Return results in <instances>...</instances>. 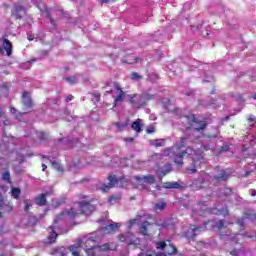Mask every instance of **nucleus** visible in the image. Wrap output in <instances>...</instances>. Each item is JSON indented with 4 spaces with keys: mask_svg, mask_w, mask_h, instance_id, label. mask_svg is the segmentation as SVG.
I'll return each instance as SVG.
<instances>
[{
    "mask_svg": "<svg viewBox=\"0 0 256 256\" xmlns=\"http://www.w3.org/2000/svg\"><path fill=\"white\" fill-rule=\"evenodd\" d=\"M204 225H210L211 229L213 231H223V229H226L228 225H232L230 222H225L224 219L222 220H208L204 222Z\"/></svg>",
    "mask_w": 256,
    "mask_h": 256,
    "instance_id": "6",
    "label": "nucleus"
},
{
    "mask_svg": "<svg viewBox=\"0 0 256 256\" xmlns=\"http://www.w3.org/2000/svg\"><path fill=\"white\" fill-rule=\"evenodd\" d=\"M42 171H47V165L46 164H42Z\"/></svg>",
    "mask_w": 256,
    "mask_h": 256,
    "instance_id": "64",
    "label": "nucleus"
},
{
    "mask_svg": "<svg viewBox=\"0 0 256 256\" xmlns=\"http://www.w3.org/2000/svg\"><path fill=\"white\" fill-rule=\"evenodd\" d=\"M113 186H110V184H103L101 187V191H103V193H107V191H109V189H111Z\"/></svg>",
    "mask_w": 256,
    "mask_h": 256,
    "instance_id": "44",
    "label": "nucleus"
},
{
    "mask_svg": "<svg viewBox=\"0 0 256 256\" xmlns=\"http://www.w3.org/2000/svg\"><path fill=\"white\" fill-rule=\"evenodd\" d=\"M34 202L38 205V207H45L47 205V194L42 193L34 198Z\"/></svg>",
    "mask_w": 256,
    "mask_h": 256,
    "instance_id": "16",
    "label": "nucleus"
},
{
    "mask_svg": "<svg viewBox=\"0 0 256 256\" xmlns=\"http://www.w3.org/2000/svg\"><path fill=\"white\" fill-rule=\"evenodd\" d=\"M75 205H78V207L73 206L67 211L69 219H76L79 215H91L97 210V207L91 201H77Z\"/></svg>",
    "mask_w": 256,
    "mask_h": 256,
    "instance_id": "2",
    "label": "nucleus"
},
{
    "mask_svg": "<svg viewBox=\"0 0 256 256\" xmlns=\"http://www.w3.org/2000/svg\"><path fill=\"white\" fill-rule=\"evenodd\" d=\"M92 97H94V99H96V101H101V94L99 92L93 93Z\"/></svg>",
    "mask_w": 256,
    "mask_h": 256,
    "instance_id": "47",
    "label": "nucleus"
},
{
    "mask_svg": "<svg viewBox=\"0 0 256 256\" xmlns=\"http://www.w3.org/2000/svg\"><path fill=\"white\" fill-rule=\"evenodd\" d=\"M64 79H65V81L70 83V85H75L77 83V78H75V76L66 77Z\"/></svg>",
    "mask_w": 256,
    "mask_h": 256,
    "instance_id": "39",
    "label": "nucleus"
},
{
    "mask_svg": "<svg viewBox=\"0 0 256 256\" xmlns=\"http://www.w3.org/2000/svg\"><path fill=\"white\" fill-rule=\"evenodd\" d=\"M250 195H251V197H256V190L255 189H251L250 190Z\"/></svg>",
    "mask_w": 256,
    "mask_h": 256,
    "instance_id": "55",
    "label": "nucleus"
},
{
    "mask_svg": "<svg viewBox=\"0 0 256 256\" xmlns=\"http://www.w3.org/2000/svg\"><path fill=\"white\" fill-rule=\"evenodd\" d=\"M116 127H118L119 129H121V127H127V123L121 125V123L116 122Z\"/></svg>",
    "mask_w": 256,
    "mask_h": 256,
    "instance_id": "54",
    "label": "nucleus"
},
{
    "mask_svg": "<svg viewBox=\"0 0 256 256\" xmlns=\"http://www.w3.org/2000/svg\"><path fill=\"white\" fill-rule=\"evenodd\" d=\"M156 249H162L164 256H171L176 255L177 253V247L169 244L167 245V242L165 241H159L156 243Z\"/></svg>",
    "mask_w": 256,
    "mask_h": 256,
    "instance_id": "5",
    "label": "nucleus"
},
{
    "mask_svg": "<svg viewBox=\"0 0 256 256\" xmlns=\"http://www.w3.org/2000/svg\"><path fill=\"white\" fill-rule=\"evenodd\" d=\"M138 256H153V254H147V253L141 252L138 254Z\"/></svg>",
    "mask_w": 256,
    "mask_h": 256,
    "instance_id": "58",
    "label": "nucleus"
},
{
    "mask_svg": "<svg viewBox=\"0 0 256 256\" xmlns=\"http://www.w3.org/2000/svg\"><path fill=\"white\" fill-rule=\"evenodd\" d=\"M3 181H8V183L11 181V173L9 171H6L2 174Z\"/></svg>",
    "mask_w": 256,
    "mask_h": 256,
    "instance_id": "38",
    "label": "nucleus"
},
{
    "mask_svg": "<svg viewBox=\"0 0 256 256\" xmlns=\"http://www.w3.org/2000/svg\"><path fill=\"white\" fill-rule=\"evenodd\" d=\"M132 79H142V76L137 72H133L131 75Z\"/></svg>",
    "mask_w": 256,
    "mask_h": 256,
    "instance_id": "48",
    "label": "nucleus"
},
{
    "mask_svg": "<svg viewBox=\"0 0 256 256\" xmlns=\"http://www.w3.org/2000/svg\"><path fill=\"white\" fill-rule=\"evenodd\" d=\"M230 254H232L233 256H237L239 255V252H237V250H233L230 252Z\"/></svg>",
    "mask_w": 256,
    "mask_h": 256,
    "instance_id": "60",
    "label": "nucleus"
},
{
    "mask_svg": "<svg viewBox=\"0 0 256 256\" xmlns=\"http://www.w3.org/2000/svg\"><path fill=\"white\" fill-rule=\"evenodd\" d=\"M201 231H203V227L191 225L190 229L184 233V236L186 239H192V241H195L197 235L201 234Z\"/></svg>",
    "mask_w": 256,
    "mask_h": 256,
    "instance_id": "7",
    "label": "nucleus"
},
{
    "mask_svg": "<svg viewBox=\"0 0 256 256\" xmlns=\"http://www.w3.org/2000/svg\"><path fill=\"white\" fill-rule=\"evenodd\" d=\"M146 133H147L148 135H151V133H155V127H150V128H148V129L146 130Z\"/></svg>",
    "mask_w": 256,
    "mask_h": 256,
    "instance_id": "51",
    "label": "nucleus"
},
{
    "mask_svg": "<svg viewBox=\"0 0 256 256\" xmlns=\"http://www.w3.org/2000/svg\"><path fill=\"white\" fill-rule=\"evenodd\" d=\"M141 121V118H138L131 124V128L133 129V131H136V133H141V131H143Z\"/></svg>",
    "mask_w": 256,
    "mask_h": 256,
    "instance_id": "20",
    "label": "nucleus"
},
{
    "mask_svg": "<svg viewBox=\"0 0 256 256\" xmlns=\"http://www.w3.org/2000/svg\"><path fill=\"white\" fill-rule=\"evenodd\" d=\"M157 227H159L160 229H168L169 221L168 220L159 221V222H157Z\"/></svg>",
    "mask_w": 256,
    "mask_h": 256,
    "instance_id": "35",
    "label": "nucleus"
},
{
    "mask_svg": "<svg viewBox=\"0 0 256 256\" xmlns=\"http://www.w3.org/2000/svg\"><path fill=\"white\" fill-rule=\"evenodd\" d=\"M134 181H136L138 185H143V183L153 185L155 184L156 178L155 175L148 174L146 176H134Z\"/></svg>",
    "mask_w": 256,
    "mask_h": 256,
    "instance_id": "8",
    "label": "nucleus"
},
{
    "mask_svg": "<svg viewBox=\"0 0 256 256\" xmlns=\"http://www.w3.org/2000/svg\"><path fill=\"white\" fill-rule=\"evenodd\" d=\"M47 19H49L52 27H57V23L55 22V19L51 17V12L49 10L45 11Z\"/></svg>",
    "mask_w": 256,
    "mask_h": 256,
    "instance_id": "36",
    "label": "nucleus"
},
{
    "mask_svg": "<svg viewBox=\"0 0 256 256\" xmlns=\"http://www.w3.org/2000/svg\"><path fill=\"white\" fill-rule=\"evenodd\" d=\"M149 226H151V222L149 221H144L140 226V234L144 237H147L148 235Z\"/></svg>",
    "mask_w": 256,
    "mask_h": 256,
    "instance_id": "22",
    "label": "nucleus"
},
{
    "mask_svg": "<svg viewBox=\"0 0 256 256\" xmlns=\"http://www.w3.org/2000/svg\"><path fill=\"white\" fill-rule=\"evenodd\" d=\"M73 95H71V94H69L67 97H66V99H65V102L66 103H69V101H73Z\"/></svg>",
    "mask_w": 256,
    "mask_h": 256,
    "instance_id": "52",
    "label": "nucleus"
},
{
    "mask_svg": "<svg viewBox=\"0 0 256 256\" xmlns=\"http://www.w3.org/2000/svg\"><path fill=\"white\" fill-rule=\"evenodd\" d=\"M68 211L69 210L62 211L61 213L57 214L53 220L54 225H57V223H59L61 220H63V217H65V215H67Z\"/></svg>",
    "mask_w": 256,
    "mask_h": 256,
    "instance_id": "29",
    "label": "nucleus"
},
{
    "mask_svg": "<svg viewBox=\"0 0 256 256\" xmlns=\"http://www.w3.org/2000/svg\"><path fill=\"white\" fill-rule=\"evenodd\" d=\"M25 15H27V9H25L21 4H14L12 17L20 20L25 17Z\"/></svg>",
    "mask_w": 256,
    "mask_h": 256,
    "instance_id": "10",
    "label": "nucleus"
},
{
    "mask_svg": "<svg viewBox=\"0 0 256 256\" xmlns=\"http://www.w3.org/2000/svg\"><path fill=\"white\" fill-rule=\"evenodd\" d=\"M184 119L188 125L186 127L187 131H191V129H193L198 133H203V131L207 129V121L205 120L200 121L195 114L186 115L184 116Z\"/></svg>",
    "mask_w": 256,
    "mask_h": 256,
    "instance_id": "4",
    "label": "nucleus"
},
{
    "mask_svg": "<svg viewBox=\"0 0 256 256\" xmlns=\"http://www.w3.org/2000/svg\"><path fill=\"white\" fill-rule=\"evenodd\" d=\"M212 213H215L216 215H221V210H218L217 208H215Z\"/></svg>",
    "mask_w": 256,
    "mask_h": 256,
    "instance_id": "57",
    "label": "nucleus"
},
{
    "mask_svg": "<svg viewBox=\"0 0 256 256\" xmlns=\"http://www.w3.org/2000/svg\"><path fill=\"white\" fill-rule=\"evenodd\" d=\"M109 250V243H105L103 246H93L87 250L88 256L101 255V251Z\"/></svg>",
    "mask_w": 256,
    "mask_h": 256,
    "instance_id": "11",
    "label": "nucleus"
},
{
    "mask_svg": "<svg viewBox=\"0 0 256 256\" xmlns=\"http://www.w3.org/2000/svg\"><path fill=\"white\" fill-rule=\"evenodd\" d=\"M5 116V111H3V109H0V117H4Z\"/></svg>",
    "mask_w": 256,
    "mask_h": 256,
    "instance_id": "63",
    "label": "nucleus"
},
{
    "mask_svg": "<svg viewBox=\"0 0 256 256\" xmlns=\"http://www.w3.org/2000/svg\"><path fill=\"white\" fill-rule=\"evenodd\" d=\"M201 149L202 150H195L191 146L187 147V138L180 137V143L164 149V155L171 158L173 163L178 165V167H183V159L188 157V159H191V165L193 167L187 168L188 173H197V167L199 163L203 161V151H211V153L215 151V148H211L207 145H202Z\"/></svg>",
    "mask_w": 256,
    "mask_h": 256,
    "instance_id": "1",
    "label": "nucleus"
},
{
    "mask_svg": "<svg viewBox=\"0 0 256 256\" xmlns=\"http://www.w3.org/2000/svg\"><path fill=\"white\" fill-rule=\"evenodd\" d=\"M118 238L121 243H127L128 245H137V239H135V235L131 232L120 234Z\"/></svg>",
    "mask_w": 256,
    "mask_h": 256,
    "instance_id": "9",
    "label": "nucleus"
},
{
    "mask_svg": "<svg viewBox=\"0 0 256 256\" xmlns=\"http://www.w3.org/2000/svg\"><path fill=\"white\" fill-rule=\"evenodd\" d=\"M0 93H4V97L9 95V88L7 86H0Z\"/></svg>",
    "mask_w": 256,
    "mask_h": 256,
    "instance_id": "41",
    "label": "nucleus"
},
{
    "mask_svg": "<svg viewBox=\"0 0 256 256\" xmlns=\"http://www.w3.org/2000/svg\"><path fill=\"white\" fill-rule=\"evenodd\" d=\"M89 196L85 195V194H79L78 195V199L83 200V199H88Z\"/></svg>",
    "mask_w": 256,
    "mask_h": 256,
    "instance_id": "53",
    "label": "nucleus"
},
{
    "mask_svg": "<svg viewBox=\"0 0 256 256\" xmlns=\"http://www.w3.org/2000/svg\"><path fill=\"white\" fill-rule=\"evenodd\" d=\"M248 123H255V117L250 116V117L248 118Z\"/></svg>",
    "mask_w": 256,
    "mask_h": 256,
    "instance_id": "56",
    "label": "nucleus"
},
{
    "mask_svg": "<svg viewBox=\"0 0 256 256\" xmlns=\"http://www.w3.org/2000/svg\"><path fill=\"white\" fill-rule=\"evenodd\" d=\"M0 211L2 213H11L13 211V204L11 202L5 204V196L2 194H0Z\"/></svg>",
    "mask_w": 256,
    "mask_h": 256,
    "instance_id": "13",
    "label": "nucleus"
},
{
    "mask_svg": "<svg viewBox=\"0 0 256 256\" xmlns=\"http://www.w3.org/2000/svg\"><path fill=\"white\" fill-rule=\"evenodd\" d=\"M213 178L215 179V181H220V179H222V181H227L229 179V174H227L225 170H222L221 173H219L218 175H214Z\"/></svg>",
    "mask_w": 256,
    "mask_h": 256,
    "instance_id": "25",
    "label": "nucleus"
},
{
    "mask_svg": "<svg viewBox=\"0 0 256 256\" xmlns=\"http://www.w3.org/2000/svg\"><path fill=\"white\" fill-rule=\"evenodd\" d=\"M39 223V219L36 216L30 217L27 222L28 227H35Z\"/></svg>",
    "mask_w": 256,
    "mask_h": 256,
    "instance_id": "30",
    "label": "nucleus"
},
{
    "mask_svg": "<svg viewBox=\"0 0 256 256\" xmlns=\"http://www.w3.org/2000/svg\"><path fill=\"white\" fill-rule=\"evenodd\" d=\"M113 86L116 91H119L118 96L114 99L113 105V107H117V103H123V101H125V91H123V88H121V85H119L118 82H113Z\"/></svg>",
    "mask_w": 256,
    "mask_h": 256,
    "instance_id": "12",
    "label": "nucleus"
},
{
    "mask_svg": "<svg viewBox=\"0 0 256 256\" xmlns=\"http://www.w3.org/2000/svg\"><path fill=\"white\" fill-rule=\"evenodd\" d=\"M119 230V224L117 223H111L103 228V231L105 233H111V231H118Z\"/></svg>",
    "mask_w": 256,
    "mask_h": 256,
    "instance_id": "24",
    "label": "nucleus"
},
{
    "mask_svg": "<svg viewBox=\"0 0 256 256\" xmlns=\"http://www.w3.org/2000/svg\"><path fill=\"white\" fill-rule=\"evenodd\" d=\"M164 168V170L158 172V179L160 181H163V177H165V175H169V173L173 171V167L171 166V164L164 165Z\"/></svg>",
    "mask_w": 256,
    "mask_h": 256,
    "instance_id": "17",
    "label": "nucleus"
},
{
    "mask_svg": "<svg viewBox=\"0 0 256 256\" xmlns=\"http://www.w3.org/2000/svg\"><path fill=\"white\" fill-rule=\"evenodd\" d=\"M125 141H127L128 143H133L134 139L133 138H126Z\"/></svg>",
    "mask_w": 256,
    "mask_h": 256,
    "instance_id": "62",
    "label": "nucleus"
},
{
    "mask_svg": "<svg viewBox=\"0 0 256 256\" xmlns=\"http://www.w3.org/2000/svg\"><path fill=\"white\" fill-rule=\"evenodd\" d=\"M33 205L30 203L29 200H24V211L28 213L29 209H31Z\"/></svg>",
    "mask_w": 256,
    "mask_h": 256,
    "instance_id": "40",
    "label": "nucleus"
},
{
    "mask_svg": "<svg viewBox=\"0 0 256 256\" xmlns=\"http://www.w3.org/2000/svg\"><path fill=\"white\" fill-rule=\"evenodd\" d=\"M22 104L24 107H26V109H33V100L27 91H24L22 94Z\"/></svg>",
    "mask_w": 256,
    "mask_h": 256,
    "instance_id": "14",
    "label": "nucleus"
},
{
    "mask_svg": "<svg viewBox=\"0 0 256 256\" xmlns=\"http://www.w3.org/2000/svg\"><path fill=\"white\" fill-rule=\"evenodd\" d=\"M236 223L241 227V229H243V227H245V218H239Z\"/></svg>",
    "mask_w": 256,
    "mask_h": 256,
    "instance_id": "43",
    "label": "nucleus"
},
{
    "mask_svg": "<svg viewBox=\"0 0 256 256\" xmlns=\"http://www.w3.org/2000/svg\"><path fill=\"white\" fill-rule=\"evenodd\" d=\"M244 219H248L249 221H256V212L255 210H246L243 212Z\"/></svg>",
    "mask_w": 256,
    "mask_h": 256,
    "instance_id": "18",
    "label": "nucleus"
},
{
    "mask_svg": "<svg viewBox=\"0 0 256 256\" xmlns=\"http://www.w3.org/2000/svg\"><path fill=\"white\" fill-rule=\"evenodd\" d=\"M214 131L215 133L212 134H204V137H206L207 139H217V137L221 135V131L219 130V127H214Z\"/></svg>",
    "mask_w": 256,
    "mask_h": 256,
    "instance_id": "28",
    "label": "nucleus"
},
{
    "mask_svg": "<svg viewBox=\"0 0 256 256\" xmlns=\"http://www.w3.org/2000/svg\"><path fill=\"white\" fill-rule=\"evenodd\" d=\"M233 190L231 188H226L224 192L221 193L220 197H231Z\"/></svg>",
    "mask_w": 256,
    "mask_h": 256,
    "instance_id": "37",
    "label": "nucleus"
},
{
    "mask_svg": "<svg viewBox=\"0 0 256 256\" xmlns=\"http://www.w3.org/2000/svg\"><path fill=\"white\" fill-rule=\"evenodd\" d=\"M163 189H181L179 182H164Z\"/></svg>",
    "mask_w": 256,
    "mask_h": 256,
    "instance_id": "23",
    "label": "nucleus"
},
{
    "mask_svg": "<svg viewBox=\"0 0 256 256\" xmlns=\"http://www.w3.org/2000/svg\"><path fill=\"white\" fill-rule=\"evenodd\" d=\"M67 203V200L65 198H61L60 200L56 201L55 207H61V205H65Z\"/></svg>",
    "mask_w": 256,
    "mask_h": 256,
    "instance_id": "42",
    "label": "nucleus"
},
{
    "mask_svg": "<svg viewBox=\"0 0 256 256\" xmlns=\"http://www.w3.org/2000/svg\"><path fill=\"white\" fill-rule=\"evenodd\" d=\"M115 199H119V196H117V195H112V196L108 199V203H112L113 201H115Z\"/></svg>",
    "mask_w": 256,
    "mask_h": 256,
    "instance_id": "50",
    "label": "nucleus"
},
{
    "mask_svg": "<svg viewBox=\"0 0 256 256\" xmlns=\"http://www.w3.org/2000/svg\"><path fill=\"white\" fill-rule=\"evenodd\" d=\"M151 145H153L154 147H163V145H165V140L163 139L152 140Z\"/></svg>",
    "mask_w": 256,
    "mask_h": 256,
    "instance_id": "34",
    "label": "nucleus"
},
{
    "mask_svg": "<svg viewBox=\"0 0 256 256\" xmlns=\"http://www.w3.org/2000/svg\"><path fill=\"white\" fill-rule=\"evenodd\" d=\"M50 235L48 236V243H55L57 241V237H59V234L55 232V227L50 226Z\"/></svg>",
    "mask_w": 256,
    "mask_h": 256,
    "instance_id": "21",
    "label": "nucleus"
},
{
    "mask_svg": "<svg viewBox=\"0 0 256 256\" xmlns=\"http://www.w3.org/2000/svg\"><path fill=\"white\" fill-rule=\"evenodd\" d=\"M167 207V204L165 202H159L154 204V211H163Z\"/></svg>",
    "mask_w": 256,
    "mask_h": 256,
    "instance_id": "33",
    "label": "nucleus"
},
{
    "mask_svg": "<svg viewBox=\"0 0 256 256\" xmlns=\"http://www.w3.org/2000/svg\"><path fill=\"white\" fill-rule=\"evenodd\" d=\"M122 63H128V65H133L134 63H139V57H134L133 62H128L127 60H122Z\"/></svg>",
    "mask_w": 256,
    "mask_h": 256,
    "instance_id": "45",
    "label": "nucleus"
},
{
    "mask_svg": "<svg viewBox=\"0 0 256 256\" xmlns=\"http://www.w3.org/2000/svg\"><path fill=\"white\" fill-rule=\"evenodd\" d=\"M4 50L6 51V55L8 57H11L13 53V44H11V41H9V39H4Z\"/></svg>",
    "mask_w": 256,
    "mask_h": 256,
    "instance_id": "19",
    "label": "nucleus"
},
{
    "mask_svg": "<svg viewBox=\"0 0 256 256\" xmlns=\"http://www.w3.org/2000/svg\"><path fill=\"white\" fill-rule=\"evenodd\" d=\"M83 247V240H78L77 243L68 247V250L72 252L73 256H81L79 249Z\"/></svg>",
    "mask_w": 256,
    "mask_h": 256,
    "instance_id": "15",
    "label": "nucleus"
},
{
    "mask_svg": "<svg viewBox=\"0 0 256 256\" xmlns=\"http://www.w3.org/2000/svg\"><path fill=\"white\" fill-rule=\"evenodd\" d=\"M135 223H137V219H131L128 222V227L131 228L133 227V225H135Z\"/></svg>",
    "mask_w": 256,
    "mask_h": 256,
    "instance_id": "49",
    "label": "nucleus"
},
{
    "mask_svg": "<svg viewBox=\"0 0 256 256\" xmlns=\"http://www.w3.org/2000/svg\"><path fill=\"white\" fill-rule=\"evenodd\" d=\"M11 195L14 199H19L21 197V189L17 187L12 188Z\"/></svg>",
    "mask_w": 256,
    "mask_h": 256,
    "instance_id": "31",
    "label": "nucleus"
},
{
    "mask_svg": "<svg viewBox=\"0 0 256 256\" xmlns=\"http://www.w3.org/2000/svg\"><path fill=\"white\" fill-rule=\"evenodd\" d=\"M4 127H7V125H9V119H5L3 122Z\"/></svg>",
    "mask_w": 256,
    "mask_h": 256,
    "instance_id": "61",
    "label": "nucleus"
},
{
    "mask_svg": "<svg viewBox=\"0 0 256 256\" xmlns=\"http://www.w3.org/2000/svg\"><path fill=\"white\" fill-rule=\"evenodd\" d=\"M107 179L109 181L110 187H117V185H119V179H117L115 175H108Z\"/></svg>",
    "mask_w": 256,
    "mask_h": 256,
    "instance_id": "27",
    "label": "nucleus"
},
{
    "mask_svg": "<svg viewBox=\"0 0 256 256\" xmlns=\"http://www.w3.org/2000/svg\"><path fill=\"white\" fill-rule=\"evenodd\" d=\"M9 110H10V113H12V115H15V118L18 121H21V116L26 115V113H27V112H17V109H15V107H13V106H10Z\"/></svg>",
    "mask_w": 256,
    "mask_h": 256,
    "instance_id": "26",
    "label": "nucleus"
},
{
    "mask_svg": "<svg viewBox=\"0 0 256 256\" xmlns=\"http://www.w3.org/2000/svg\"><path fill=\"white\" fill-rule=\"evenodd\" d=\"M52 166L57 169L58 171H63V168L61 167V165L57 162H53Z\"/></svg>",
    "mask_w": 256,
    "mask_h": 256,
    "instance_id": "46",
    "label": "nucleus"
},
{
    "mask_svg": "<svg viewBox=\"0 0 256 256\" xmlns=\"http://www.w3.org/2000/svg\"><path fill=\"white\" fill-rule=\"evenodd\" d=\"M149 101H155V95L149 92L129 95V103L132 109H142V107H147Z\"/></svg>",
    "mask_w": 256,
    "mask_h": 256,
    "instance_id": "3",
    "label": "nucleus"
},
{
    "mask_svg": "<svg viewBox=\"0 0 256 256\" xmlns=\"http://www.w3.org/2000/svg\"><path fill=\"white\" fill-rule=\"evenodd\" d=\"M37 137L39 141H47V139H49V134L44 131H40L37 132Z\"/></svg>",
    "mask_w": 256,
    "mask_h": 256,
    "instance_id": "32",
    "label": "nucleus"
},
{
    "mask_svg": "<svg viewBox=\"0 0 256 256\" xmlns=\"http://www.w3.org/2000/svg\"><path fill=\"white\" fill-rule=\"evenodd\" d=\"M229 119H231V117L230 116H226V117H224V118H222V123H225V121H229Z\"/></svg>",
    "mask_w": 256,
    "mask_h": 256,
    "instance_id": "59",
    "label": "nucleus"
}]
</instances>
